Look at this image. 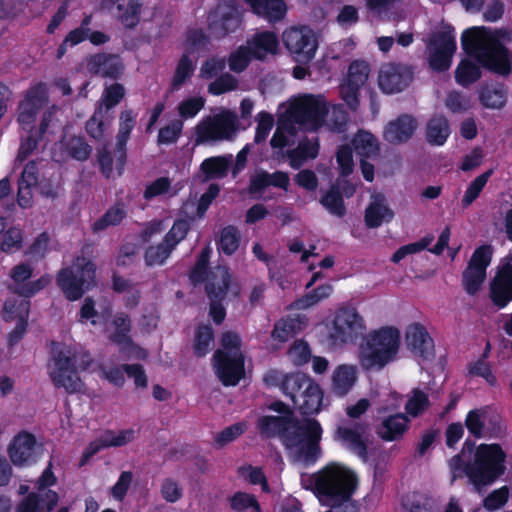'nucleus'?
Here are the masks:
<instances>
[{"instance_id":"obj_1","label":"nucleus","mask_w":512,"mask_h":512,"mask_svg":"<svg viewBox=\"0 0 512 512\" xmlns=\"http://www.w3.org/2000/svg\"><path fill=\"white\" fill-rule=\"evenodd\" d=\"M258 426L261 433L268 437L280 435L296 461L313 463L321 453L319 441L322 429L314 419L296 423L284 416H265L259 420Z\"/></svg>"},{"instance_id":"obj_2","label":"nucleus","mask_w":512,"mask_h":512,"mask_svg":"<svg viewBox=\"0 0 512 512\" xmlns=\"http://www.w3.org/2000/svg\"><path fill=\"white\" fill-rule=\"evenodd\" d=\"M510 42L512 30L509 28L473 27L466 30L462 36L466 52L483 67L500 75H508L511 72L509 51L504 46V43Z\"/></svg>"},{"instance_id":"obj_3","label":"nucleus","mask_w":512,"mask_h":512,"mask_svg":"<svg viewBox=\"0 0 512 512\" xmlns=\"http://www.w3.org/2000/svg\"><path fill=\"white\" fill-rule=\"evenodd\" d=\"M301 485L310 490L323 505L335 507L337 502L347 501L355 492L358 479L347 466L332 462L315 473L302 474Z\"/></svg>"},{"instance_id":"obj_4","label":"nucleus","mask_w":512,"mask_h":512,"mask_svg":"<svg viewBox=\"0 0 512 512\" xmlns=\"http://www.w3.org/2000/svg\"><path fill=\"white\" fill-rule=\"evenodd\" d=\"M401 332L391 325L368 332L357 348V360L365 371H381L398 358Z\"/></svg>"},{"instance_id":"obj_5","label":"nucleus","mask_w":512,"mask_h":512,"mask_svg":"<svg viewBox=\"0 0 512 512\" xmlns=\"http://www.w3.org/2000/svg\"><path fill=\"white\" fill-rule=\"evenodd\" d=\"M47 103V91L44 85L38 84L30 88L24 99L19 105L18 121L22 128L28 132L27 138L23 139L18 159L25 160L36 148L38 139L47 131L50 124L54 120L55 109L46 111L43 115L40 125L36 128L33 126L36 115Z\"/></svg>"},{"instance_id":"obj_6","label":"nucleus","mask_w":512,"mask_h":512,"mask_svg":"<svg viewBox=\"0 0 512 512\" xmlns=\"http://www.w3.org/2000/svg\"><path fill=\"white\" fill-rule=\"evenodd\" d=\"M92 363L86 352H78L75 346L53 343L48 374L55 387L63 388L68 393L81 391L83 383L77 375L76 366L86 370Z\"/></svg>"},{"instance_id":"obj_7","label":"nucleus","mask_w":512,"mask_h":512,"mask_svg":"<svg viewBox=\"0 0 512 512\" xmlns=\"http://www.w3.org/2000/svg\"><path fill=\"white\" fill-rule=\"evenodd\" d=\"M240 346L239 336L226 332L221 338V349L213 355V368L225 386H234L244 377V356Z\"/></svg>"},{"instance_id":"obj_8","label":"nucleus","mask_w":512,"mask_h":512,"mask_svg":"<svg viewBox=\"0 0 512 512\" xmlns=\"http://www.w3.org/2000/svg\"><path fill=\"white\" fill-rule=\"evenodd\" d=\"M505 461L506 453L499 444H480L475 451L474 463L466 467L465 473L479 489L504 474Z\"/></svg>"},{"instance_id":"obj_9","label":"nucleus","mask_w":512,"mask_h":512,"mask_svg":"<svg viewBox=\"0 0 512 512\" xmlns=\"http://www.w3.org/2000/svg\"><path fill=\"white\" fill-rule=\"evenodd\" d=\"M282 390L291 397L294 406L303 414L318 413L321 409L323 392L308 375L295 373L285 376Z\"/></svg>"},{"instance_id":"obj_10","label":"nucleus","mask_w":512,"mask_h":512,"mask_svg":"<svg viewBox=\"0 0 512 512\" xmlns=\"http://www.w3.org/2000/svg\"><path fill=\"white\" fill-rule=\"evenodd\" d=\"M56 282L68 300L76 301L94 286L95 266L90 260L79 257L71 267L59 271Z\"/></svg>"},{"instance_id":"obj_11","label":"nucleus","mask_w":512,"mask_h":512,"mask_svg":"<svg viewBox=\"0 0 512 512\" xmlns=\"http://www.w3.org/2000/svg\"><path fill=\"white\" fill-rule=\"evenodd\" d=\"M238 130L237 115L220 109L218 113L203 117L195 126V144H208L232 140Z\"/></svg>"},{"instance_id":"obj_12","label":"nucleus","mask_w":512,"mask_h":512,"mask_svg":"<svg viewBox=\"0 0 512 512\" xmlns=\"http://www.w3.org/2000/svg\"><path fill=\"white\" fill-rule=\"evenodd\" d=\"M366 328V322L356 308L343 306L327 326L328 338L333 346H341L354 342Z\"/></svg>"},{"instance_id":"obj_13","label":"nucleus","mask_w":512,"mask_h":512,"mask_svg":"<svg viewBox=\"0 0 512 512\" xmlns=\"http://www.w3.org/2000/svg\"><path fill=\"white\" fill-rule=\"evenodd\" d=\"M327 102L322 95L305 94L295 98L289 108L291 119L306 130L315 131L323 127V116Z\"/></svg>"},{"instance_id":"obj_14","label":"nucleus","mask_w":512,"mask_h":512,"mask_svg":"<svg viewBox=\"0 0 512 512\" xmlns=\"http://www.w3.org/2000/svg\"><path fill=\"white\" fill-rule=\"evenodd\" d=\"M282 40L286 49L297 60L310 62L315 57L318 39L310 27H290L283 32Z\"/></svg>"},{"instance_id":"obj_15","label":"nucleus","mask_w":512,"mask_h":512,"mask_svg":"<svg viewBox=\"0 0 512 512\" xmlns=\"http://www.w3.org/2000/svg\"><path fill=\"white\" fill-rule=\"evenodd\" d=\"M455 50V36L450 31L435 34L427 45L430 67L435 71L448 70Z\"/></svg>"},{"instance_id":"obj_16","label":"nucleus","mask_w":512,"mask_h":512,"mask_svg":"<svg viewBox=\"0 0 512 512\" xmlns=\"http://www.w3.org/2000/svg\"><path fill=\"white\" fill-rule=\"evenodd\" d=\"M492 251L488 246L477 248L463 272V285L468 294L474 295L486 278V268L491 262Z\"/></svg>"},{"instance_id":"obj_17","label":"nucleus","mask_w":512,"mask_h":512,"mask_svg":"<svg viewBox=\"0 0 512 512\" xmlns=\"http://www.w3.org/2000/svg\"><path fill=\"white\" fill-rule=\"evenodd\" d=\"M369 73L370 67L365 61L356 60L349 66L347 77L340 86V94L352 109L358 105V92L366 83Z\"/></svg>"},{"instance_id":"obj_18","label":"nucleus","mask_w":512,"mask_h":512,"mask_svg":"<svg viewBox=\"0 0 512 512\" xmlns=\"http://www.w3.org/2000/svg\"><path fill=\"white\" fill-rule=\"evenodd\" d=\"M413 80L412 70L401 64H385L378 75L379 88L386 94L399 93L406 89Z\"/></svg>"},{"instance_id":"obj_19","label":"nucleus","mask_w":512,"mask_h":512,"mask_svg":"<svg viewBox=\"0 0 512 512\" xmlns=\"http://www.w3.org/2000/svg\"><path fill=\"white\" fill-rule=\"evenodd\" d=\"M7 452L15 466L30 465L39 456V445L33 434L21 431L13 437Z\"/></svg>"},{"instance_id":"obj_20","label":"nucleus","mask_w":512,"mask_h":512,"mask_svg":"<svg viewBox=\"0 0 512 512\" xmlns=\"http://www.w3.org/2000/svg\"><path fill=\"white\" fill-rule=\"evenodd\" d=\"M229 278L227 269L222 266L216 267L208 278L206 289L211 298L210 315L216 323H221L225 317L224 308L216 301L224 297Z\"/></svg>"},{"instance_id":"obj_21","label":"nucleus","mask_w":512,"mask_h":512,"mask_svg":"<svg viewBox=\"0 0 512 512\" xmlns=\"http://www.w3.org/2000/svg\"><path fill=\"white\" fill-rule=\"evenodd\" d=\"M335 439L362 459L366 458L368 445V425L356 423L339 426Z\"/></svg>"},{"instance_id":"obj_22","label":"nucleus","mask_w":512,"mask_h":512,"mask_svg":"<svg viewBox=\"0 0 512 512\" xmlns=\"http://www.w3.org/2000/svg\"><path fill=\"white\" fill-rule=\"evenodd\" d=\"M29 315V302L13 298L5 302L3 317L6 321H16L14 330L9 334L8 344L13 346L19 342L26 331L27 318Z\"/></svg>"},{"instance_id":"obj_23","label":"nucleus","mask_w":512,"mask_h":512,"mask_svg":"<svg viewBox=\"0 0 512 512\" xmlns=\"http://www.w3.org/2000/svg\"><path fill=\"white\" fill-rule=\"evenodd\" d=\"M32 271L31 265L24 263L16 265L11 270L10 275L19 295L30 297L50 284L52 278L49 275H43L35 281H28L32 276Z\"/></svg>"},{"instance_id":"obj_24","label":"nucleus","mask_w":512,"mask_h":512,"mask_svg":"<svg viewBox=\"0 0 512 512\" xmlns=\"http://www.w3.org/2000/svg\"><path fill=\"white\" fill-rule=\"evenodd\" d=\"M489 297L498 308H504L512 300V265L505 264L490 283Z\"/></svg>"},{"instance_id":"obj_25","label":"nucleus","mask_w":512,"mask_h":512,"mask_svg":"<svg viewBox=\"0 0 512 512\" xmlns=\"http://www.w3.org/2000/svg\"><path fill=\"white\" fill-rule=\"evenodd\" d=\"M405 343L415 356L427 358L432 354L433 341L426 329L418 323H413L407 327Z\"/></svg>"},{"instance_id":"obj_26","label":"nucleus","mask_w":512,"mask_h":512,"mask_svg":"<svg viewBox=\"0 0 512 512\" xmlns=\"http://www.w3.org/2000/svg\"><path fill=\"white\" fill-rule=\"evenodd\" d=\"M394 212L387 204L385 197L381 194H375L371 197V202L365 210V224L369 228H377L384 222L393 219Z\"/></svg>"},{"instance_id":"obj_27","label":"nucleus","mask_w":512,"mask_h":512,"mask_svg":"<svg viewBox=\"0 0 512 512\" xmlns=\"http://www.w3.org/2000/svg\"><path fill=\"white\" fill-rule=\"evenodd\" d=\"M247 47L254 58L263 60L268 55H275L279 48L277 35L271 31L256 33L248 42Z\"/></svg>"},{"instance_id":"obj_28","label":"nucleus","mask_w":512,"mask_h":512,"mask_svg":"<svg viewBox=\"0 0 512 512\" xmlns=\"http://www.w3.org/2000/svg\"><path fill=\"white\" fill-rule=\"evenodd\" d=\"M87 70L104 77L117 78L123 72V64L116 56L97 54L88 59Z\"/></svg>"},{"instance_id":"obj_29","label":"nucleus","mask_w":512,"mask_h":512,"mask_svg":"<svg viewBox=\"0 0 512 512\" xmlns=\"http://www.w3.org/2000/svg\"><path fill=\"white\" fill-rule=\"evenodd\" d=\"M357 368L351 364L337 366L332 373V392L340 397L347 395L357 382Z\"/></svg>"},{"instance_id":"obj_30","label":"nucleus","mask_w":512,"mask_h":512,"mask_svg":"<svg viewBox=\"0 0 512 512\" xmlns=\"http://www.w3.org/2000/svg\"><path fill=\"white\" fill-rule=\"evenodd\" d=\"M416 128L417 122L412 116L402 115L388 123L384 136L390 143H401L411 138Z\"/></svg>"},{"instance_id":"obj_31","label":"nucleus","mask_w":512,"mask_h":512,"mask_svg":"<svg viewBox=\"0 0 512 512\" xmlns=\"http://www.w3.org/2000/svg\"><path fill=\"white\" fill-rule=\"evenodd\" d=\"M58 501V495L54 491L29 494L17 506V512H50Z\"/></svg>"},{"instance_id":"obj_32","label":"nucleus","mask_w":512,"mask_h":512,"mask_svg":"<svg viewBox=\"0 0 512 512\" xmlns=\"http://www.w3.org/2000/svg\"><path fill=\"white\" fill-rule=\"evenodd\" d=\"M135 114L131 110H125L120 114L119 132L117 136L118 164L117 175H121L124 169L126 153L124 146L129 139L130 133L135 125Z\"/></svg>"},{"instance_id":"obj_33","label":"nucleus","mask_w":512,"mask_h":512,"mask_svg":"<svg viewBox=\"0 0 512 512\" xmlns=\"http://www.w3.org/2000/svg\"><path fill=\"white\" fill-rule=\"evenodd\" d=\"M253 12L264 17L269 22L280 21L287 12V6L283 0H246Z\"/></svg>"},{"instance_id":"obj_34","label":"nucleus","mask_w":512,"mask_h":512,"mask_svg":"<svg viewBox=\"0 0 512 512\" xmlns=\"http://www.w3.org/2000/svg\"><path fill=\"white\" fill-rule=\"evenodd\" d=\"M408 420L403 414L389 416L377 427V434L385 441H394L402 437L407 429Z\"/></svg>"},{"instance_id":"obj_35","label":"nucleus","mask_w":512,"mask_h":512,"mask_svg":"<svg viewBox=\"0 0 512 512\" xmlns=\"http://www.w3.org/2000/svg\"><path fill=\"white\" fill-rule=\"evenodd\" d=\"M307 326L306 319L302 317L279 320L272 331V338L281 343L286 342Z\"/></svg>"},{"instance_id":"obj_36","label":"nucleus","mask_w":512,"mask_h":512,"mask_svg":"<svg viewBox=\"0 0 512 512\" xmlns=\"http://www.w3.org/2000/svg\"><path fill=\"white\" fill-rule=\"evenodd\" d=\"M353 146L361 159H374L379 153L377 139L369 132L359 131L354 139Z\"/></svg>"},{"instance_id":"obj_37","label":"nucleus","mask_w":512,"mask_h":512,"mask_svg":"<svg viewBox=\"0 0 512 512\" xmlns=\"http://www.w3.org/2000/svg\"><path fill=\"white\" fill-rule=\"evenodd\" d=\"M450 135L447 119L443 116H435L430 119L426 127L427 141L432 145H443Z\"/></svg>"},{"instance_id":"obj_38","label":"nucleus","mask_w":512,"mask_h":512,"mask_svg":"<svg viewBox=\"0 0 512 512\" xmlns=\"http://www.w3.org/2000/svg\"><path fill=\"white\" fill-rule=\"evenodd\" d=\"M479 100L488 109H501L507 102L506 91L501 85H486L479 92Z\"/></svg>"},{"instance_id":"obj_39","label":"nucleus","mask_w":512,"mask_h":512,"mask_svg":"<svg viewBox=\"0 0 512 512\" xmlns=\"http://www.w3.org/2000/svg\"><path fill=\"white\" fill-rule=\"evenodd\" d=\"M318 152L319 142L317 138L303 141L289 153L290 165L293 168H298L307 160L316 158Z\"/></svg>"},{"instance_id":"obj_40","label":"nucleus","mask_w":512,"mask_h":512,"mask_svg":"<svg viewBox=\"0 0 512 512\" xmlns=\"http://www.w3.org/2000/svg\"><path fill=\"white\" fill-rule=\"evenodd\" d=\"M60 150H64L66 156H70L77 160H86L90 153L91 148L80 137L65 136L58 145Z\"/></svg>"},{"instance_id":"obj_41","label":"nucleus","mask_w":512,"mask_h":512,"mask_svg":"<svg viewBox=\"0 0 512 512\" xmlns=\"http://www.w3.org/2000/svg\"><path fill=\"white\" fill-rule=\"evenodd\" d=\"M126 216V209L123 204H116L109 208L105 214L96 220L92 229L94 232H100L109 227H114L119 225Z\"/></svg>"},{"instance_id":"obj_42","label":"nucleus","mask_w":512,"mask_h":512,"mask_svg":"<svg viewBox=\"0 0 512 512\" xmlns=\"http://www.w3.org/2000/svg\"><path fill=\"white\" fill-rule=\"evenodd\" d=\"M117 3L118 18L128 28L134 27L139 21V0H113Z\"/></svg>"},{"instance_id":"obj_43","label":"nucleus","mask_w":512,"mask_h":512,"mask_svg":"<svg viewBox=\"0 0 512 512\" xmlns=\"http://www.w3.org/2000/svg\"><path fill=\"white\" fill-rule=\"evenodd\" d=\"M109 339L116 343H128L130 332V320L124 314L117 315L107 329Z\"/></svg>"},{"instance_id":"obj_44","label":"nucleus","mask_w":512,"mask_h":512,"mask_svg":"<svg viewBox=\"0 0 512 512\" xmlns=\"http://www.w3.org/2000/svg\"><path fill=\"white\" fill-rule=\"evenodd\" d=\"M232 156H217L205 159L201 170L209 178H221L226 175Z\"/></svg>"},{"instance_id":"obj_45","label":"nucleus","mask_w":512,"mask_h":512,"mask_svg":"<svg viewBox=\"0 0 512 512\" xmlns=\"http://www.w3.org/2000/svg\"><path fill=\"white\" fill-rule=\"evenodd\" d=\"M348 123V115L340 106H327V112L323 116V127L332 132L344 131Z\"/></svg>"},{"instance_id":"obj_46","label":"nucleus","mask_w":512,"mask_h":512,"mask_svg":"<svg viewBox=\"0 0 512 512\" xmlns=\"http://www.w3.org/2000/svg\"><path fill=\"white\" fill-rule=\"evenodd\" d=\"M333 292V287L330 284L320 285L314 290L308 292L302 298L298 299L294 306L298 309H308L327 299Z\"/></svg>"},{"instance_id":"obj_47","label":"nucleus","mask_w":512,"mask_h":512,"mask_svg":"<svg viewBox=\"0 0 512 512\" xmlns=\"http://www.w3.org/2000/svg\"><path fill=\"white\" fill-rule=\"evenodd\" d=\"M492 174L493 170L490 169L478 175L473 181L470 182L462 197L463 207H469L479 197Z\"/></svg>"},{"instance_id":"obj_48","label":"nucleus","mask_w":512,"mask_h":512,"mask_svg":"<svg viewBox=\"0 0 512 512\" xmlns=\"http://www.w3.org/2000/svg\"><path fill=\"white\" fill-rule=\"evenodd\" d=\"M480 76L479 67L470 60L461 61L455 71L456 82L464 87L476 82Z\"/></svg>"},{"instance_id":"obj_49","label":"nucleus","mask_w":512,"mask_h":512,"mask_svg":"<svg viewBox=\"0 0 512 512\" xmlns=\"http://www.w3.org/2000/svg\"><path fill=\"white\" fill-rule=\"evenodd\" d=\"M172 251V247L164 240L157 245H151L145 250V263L150 267L160 266L165 263Z\"/></svg>"},{"instance_id":"obj_50","label":"nucleus","mask_w":512,"mask_h":512,"mask_svg":"<svg viewBox=\"0 0 512 512\" xmlns=\"http://www.w3.org/2000/svg\"><path fill=\"white\" fill-rule=\"evenodd\" d=\"M205 103V98L200 95L187 97L179 102L177 106L178 115L182 120L192 119L204 108Z\"/></svg>"},{"instance_id":"obj_51","label":"nucleus","mask_w":512,"mask_h":512,"mask_svg":"<svg viewBox=\"0 0 512 512\" xmlns=\"http://www.w3.org/2000/svg\"><path fill=\"white\" fill-rule=\"evenodd\" d=\"M179 190L180 187H172L171 180L169 178L160 177L151 182L149 185H147L144 191V198L152 199L154 197L162 195H168L170 197H173L177 195Z\"/></svg>"},{"instance_id":"obj_52","label":"nucleus","mask_w":512,"mask_h":512,"mask_svg":"<svg viewBox=\"0 0 512 512\" xmlns=\"http://www.w3.org/2000/svg\"><path fill=\"white\" fill-rule=\"evenodd\" d=\"M91 22V17H86L83 21L80 27L72 30L64 39L63 43L58 48V57H62L65 52L66 48L68 46L72 47L75 46L82 41H84L86 38H88L89 35V24Z\"/></svg>"},{"instance_id":"obj_53","label":"nucleus","mask_w":512,"mask_h":512,"mask_svg":"<svg viewBox=\"0 0 512 512\" xmlns=\"http://www.w3.org/2000/svg\"><path fill=\"white\" fill-rule=\"evenodd\" d=\"M194 68V61L188 55H183L178 62L172 79L173 89L178 90L192 76Z\"/></svg>"},{"instance_id":"obj_54","label":"nucleus","mask_w":512,"mask_h":512,"mask_svg":"<svg viewBox=\"0 0 512 512\" xmlns=\"http://www.w3.org/2000/svg\"><path fill=\"white\" fill-rule=\"evenodd\" d=\"M429 406L428 396L419 389H414L408 395V399L405 405L406 412L416 417L422 414Z\"/></svg>"},{"instance_id":"obj_55","label":"nucleus","mask_w":512,"mask_h":512,"mask_svg":"<svg viewBox=\"0 0 512 512\" xmlns=\"http://www.w3.org/2000/svg\"><path fill=\"white\" fill-rule=\"evenodd\" d=\"M240 236L235 227L224 228L220 235L219 249L227 255L233 254L239 247Z\"/></svg>"},{"instance_id":"obj_56","label":"nucleus","mask_w":512,"mask_h":512,"mask_svg":"<svg viewBox=\"0 0 512 512\" xmlns=\"http://www.w3.org/2000/svg\"><path fill=\"white\" fill-rule=\"evenodd\" d=\"M251 51L249 47L240 46L237 50L232 52L228 59V65L231 71L240 73L244 71L249 65L252 59Z\"/></svg>"},{"instance_id":"obj_57","label":"nucleus","mask_w":512,"mask_h":512,"mask_svg":"<svg viewBox=\"0 0 512 512\" xmlns=\"http://www.w3.org/2000/svg\"><path fill=\"white\" fill-rule=\"evenodd\" d=\"M238 86V80L231 74L225 73L209 84L208 92L212 95H221L237 90Z\"/></svg>"},{"instance_id":"obj_58","label":"nucleus","mask_w":512,"mask_h":512,"mask_svg":"<svg viewBox=\"0 0 512 512\" xmlns=\"http://www.w3.org/2000/svg\"><path fill=\"white\" fill-rule=\"evenodd\" d=\"M486 420L485 409H475L470 411L465 419V425L473 436L480 438L483 436L484 425Z\"/></svg>"},{"instance_id":"obj_59","label":"nucleus","mask_w":512,"mask_h":512,"mask_svg":"<svg viewBox=\"0 0 512 512\" xmlns=\"http://www.w3.org/2000/svg\"><path fill=\"white\" fill-rule=\"evenodd\" d=\"M125 89L121 84L115 83L105 88L99 107L107 110L116 106L124 97Z\"/></svg>"},{"instance_id":"obj_60","label":"nucleus","mask_w":512,"mask_h":512,"mask_svg":"<svg viewBox=\"0 0 512 512\" xmlns=\"http://www.w3.org/2000/svg\"><path fill=\"white\" fill-rule=\"evenodd\" d=\"M183 130V122L174 120L159 130L157 142L160 145H168L175 143L180 137Z\"/></svg>"},{"instance_id":"obj_61","label":"nucleus","mask_w":512,"mask_h":512,"mask_svg":"<svg viewBox=\"0 0 512 512\" xmlns=\"http://www.w3.org/2000/svg\"><path fill=\"white\" fill-rule=\"evenodd\" d=\"M213 339H214L213 331L209 326L199 327V329L196 333V336H195V343H194L195 353L198 356L206 355L210 350V346L213 342Z\"/></svg>"},{"instance_id":"obj_62","label":"nucleus","mask_w":512,"mask_h":512,"mask_svg":"<svg viewBox=\"0 0 512 512\" xmlns=\"http://www.w3.org/2000/svg\"><path fill=\"white\" fill-rule=\"evenodd\" d=\"M321 204L333 215L342 217L345 212V206L341 195L334 189L327 192L321 199Z\"/></svg>"},{"instance_id":"obj_63","label":"nucleus","mask_w":512,"mask_h":512,"mask_svg":"<svg viewBox=\"0 0 512 512\" xmlns=\"http://www.w3.org/2000/svg\"><path fill=\"white\" fill-rule=\"evenodd\" d=\"M135 434V430L130 428L120 431H107L103 435L108 447H121L131 443L135 439Z\"/></svg>"},{"instance_id":"obj_64","label":"nucleus","mask_w":512,"mask_h":512,"mask_svg":"<svg viewBox=\"0 0 512 512\" xmlns=\"http://www.w3.org/2000/svg\"><path fill=\"white\" fill-rule=\"evenodd\" d=\"M162 498L168 503H175L183 496V490L180 484L171 478H166L162 481L160 487Z\"/></svg>"}]
</instances>
